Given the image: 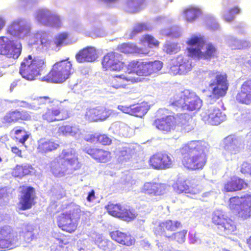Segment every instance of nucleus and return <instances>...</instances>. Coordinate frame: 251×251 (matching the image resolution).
<instances>
[{"instance_id":"nucleus-1","label":"nucleus","mask_w":251,"mask_h":251,"mask_svg":"<svg viewBox=\"0 0 251 251\" xmlns=\"http://www.w3.org/2000/svg\"><path fill=\"white\" fill-rule=\"evenodd\" d=\"M209 148L206 142L201 140L184 144L178 150L181 164L189 171L203 169L207 161Z\"/></svg>"},{"instance_id":"nucleus-2","label":"nucleus","mask_w":251,"mask_h":251,"mask_svg":"<svg viewBox=\"0 0 251 251\" xmlns=\"http://www.w3.org/2000/svg\"><path fill=\"white\" fill-rule=\"evenodd\" d=\"M62 101L49 96H38L35 98L29 106L35 111H40L46 107L42 114V120L47 123L59 122L66 120L70 117L69 111L62 107Z\"/></svg>"},{"instance_id":"nucleus-3","label":"nucleus","mask_w":251,"mask_h":251,"mask_svg":"<svg viewBox=\"0 0 251 251\" xmlns=\"http://www.w3.org/2000/svg\"><path fill=\"white\" fill-rule=\"evenodd\" d=\"M47 70V62L43 57L28 55L25 57L21 63L19 73L25 79L34 80L45 72Z\"/></svg>"},{"instance_id":"nucleus-4","label":"nucleus","mask_w":251,"mask_h":251,"mask_svg":"<svg viewBox=\"0 0 251 251\" xmlns=\"http://www.w3.org/2000/svg\"><path fill=\"white\" fill-rule=\"evenodd\" d=\"M74 72L73 63L68 57L54 63L41 80L48 83H62L70 78Z\"/></svg>"},{"instance_id":"nucleus-5","label":"nucleus","mask_w":251,"mask_h":251,"mask_svg":"<svg viewBox=\"0 0 251 251\" xmlns=\"http://www.w3.org/2000/svg\"><path fill=\"white\" fill-rule=\"evenodd\" d=\"M81 164L78 161L77 155L72 149L63 150L53 162L51 171L56 176L65 175L70 170L72 171L79 169Z\"/></svg>"},{"instance_id":"nucleus-6","label":"nucleus","mask_w":251,"mask_h":251,"mask_svg":"<svg viewBox=\"0 0 251 251\" xmlns=\"http://www.w3.org/2000/svg\"><path fill=\"white\" fill-rule=\"evenodd\" d=\"M207 78L209 80L208 87L210 89L209 97L214 100L225 97L229 86L227 75L225 72L214 70L208 73Z\"/></svg>"},{"instance_id":"nucleus-7","label":"nucleus","mask_w":251,"mask_h":251,"mask_svg":"<svg viewBox=\"0 0 251 251\" xmlns=\"http://www.w3.org/2000/svg\"><path fill=\"white\" fill-rule=\"evenodd\" d=\"M202 101L195 93L185 90L170 99L169 105L182 110L194 111L199 109Z\"/></svg>"},{"instance_id":"nucleus-8","label":"nucleus","mask_w":251,"mask_h":251,"mask_svg":"<svg viewBox=\"0 0 251 251\" xmlns=\"http://www.w3.org/2000/svg\"><path fill=\"white\" fill-rule=\"evenodd\" d=\"M228 206L231 210L235 211L239 219L245 221L250 219L251 217V194L230 198Z\"/></svg>"},{"instance_id":"nucleus-9","label":"nucleus","mask_w":251,"mask_h":251,"mask_svg":"<svg viewBox=\"0 0 251 251\" xmlns=\"http://www.w3.org/2000/svg\"><path fill=\"white\" fill-rule=\"evenodd\" d=\"M21 243V236L8 225L0 227V251H6L19 247Z\"/></svg>"},{"instance_id":"nucleus-10","label":"nucleus","mask_w":251,"mask_h":251,"mask_svg":"<svg viewBox=\"0 0 251 251\" xmlns=\"http://www.w3.org/2000/svg\"><path fill=\"white\" fill-rule=\"evenodd\" d=\"M212 222L224 235H230L236 230L234 222L220 211H215L212 215Z\"/></svg>"},{"instance_id":"nucleus-11","label":"nucleus","mask_w":251,"mask_h":251,"mask_svg":"<svg viewBox=\"0 0 251 251\" xmlns=\"http://www.w3.org/2000/svg\"><path fill=\"white\" fill-rule=\"evenodd\" d=\"M101 65L105 71L116 72L121 71L126 66L123 55L115 51L107 53L101 60Z\"/></svg>"},{"instance_id":"nucleus-12","label":"nucleus","mask_w":251,"mask_h":251,"mask_svg":"<svg viewBox=\"0 0 251 251\" xmlns=\"http://www.w3.org/2000/svg\"><path fill=\"white\" fill-rule=\"evenodd\" d=\"M32 119L31 112L23 109H14L7 111L1 119L3 126H11L17 123L29 121Z\"/></svg>"},{"instance_id":"nucleus-13","label":"nucleus","mask_w":251,"mask_h":251,"mask_svg":"<svg viewBox=\"0 0 251 251\" xmlns=\"http://www.w3.org/2000/svg\"><path fill=\"white\" fill-rule=\"evenodd\" d=\"M173 160L171 155L160 151L153 154L149 158V166L154 170H163L171 168L173 166Z\"/></svg>"},{"instance_id":"nucleus-14","label":"nucleus","mask_w":251,"mask_h":251,"mask_svg":"<svg viewBox=\"0 0 251 251\" xmlns=\"http://www.w3.org/2000/svg\"><path fill=\"white\" fill-rule=\"evenodd\" d=\"M19 189L21 194L18 203L20 209L25 210L31 208L36 203L34 188L31 186L22 185L19 187Z\"/></svg>"},{"instance_id":"nucleus-15","label":"nucleus","mask_w":251,"mask_h":251,"mask_svg":"<svg viewBox=\"0 0 251 251\" xmlns=\"http://www.w3.org/2000/svg\"><path fill=\"white\" fill-rule=\"evenodd\" d=\"M176 118L173 115H167L156 118L152 125L164 134H170L175 131L176 127Z\"/></svg>"},{"instance_id":"nucleus-16","label":"nucleus","mask_w":251,"mask_h":251,"mask_svg":"<svg viewBox=\"0 0 251 251\" xmlns=\"http://www.w3.org/2000/svg\"><path fill=\"white\" fill-rule=\"evenodd\" d=\"M249 187L246 180L236 176H230L224 183L222 191L223 192H235L246 189Z\"/></svg>"},{"instance_id":"nucleus-17","label":"nucleus","mask_w":251,"mask_h":251,"mask_svg":"<svg viewBox=\"0 0 251 251\" xmlns=\"http://www.w3.org/2000/svg\"><path fill=\"white\" fill-rule=\"evenodd\" d=\"M205 41L203 37L201 35H194L192 36L186 42L187 45L190 46L197 45L199 47L195 48L193 47L187 48V54L189 57L196 59H203V52L201 48L204 44Z\"/></svg>"},{"instance_id":"nucleus-18","label":"nucleus","mask_w":251,"mask_h":251,"mask_svg":"<svg viewBox=\"0 0 251 251\" xmlns=\"http://www.w3.org/2000/svg\"><path fill=\"white\" fill-rule=\"evenodd\" d=\"M202 119L205 122L213 126H217L223 122L226 115L218 108L212 107L202 114Z\"/></svg>"},{"instance_id":"nucleus-19","label":"nucleus","mask_w":251,"mask_h":251,"mask_svg":"<svg viewBox=\"0 0 251 251\" xmlns=\"http://www.w3.org/2000/svg\"><path fill=\"white\" fill-rule=\"evenodd\" d=\"M72 213L69 210L62 213L57 219L58 226L62 230L72 233L77 228V224L72 218Z\"/></svg>"},{"instance_id":"nucleus-20","label":"nucleus","mask_w":251,"mask_h":251,"mask_svg":"<svg viewBox=\"0 0 251 251\" xmlns=\"http://www.w3.org/2000/svg\"><path fill=\"white\" fill-rule=\"evenodd\" d=\"M182 227L180 221L167 220L159 223L154 228V233L156 235H163L166 238L170 236L168 232L176 231Z\"/></svg>"},{"instance_id":"nucleus-21","label":"nucleus","mask_w":251,"mask_h":251,"mask_svg":"<svg viewBox=\"0 0 251 251\" xmlns=\"http://www.w3.org/2000/svg\"><path fill=\"white\" fill-rule=\"evenodd\" d=\"M110 115L109 110L104 107L99 106L87 109L84 118L90 122H98L105 120Z\"/></svg>"},{"instance_id":"nucleus-22","label":"nucleus","mask_w":251,"mask_h":251,"mask_svg":"<svg viewBox=\"0 0 251 251\" xmlns=\"http://www.w3.org/2000/svg\"><path fill=\"white\" fill-rule=\"evenodd\" d=\"M176 190L178 193H185L195 196L201 191V187L194 179H186L177 184Z\"/></svg>"},{"instance_id":"nucleus-23","label":"nucleus","mask_w":251,"mask_h":251,"mask_svg":"<svg viewBox=\"0 0 251 251\" xmlns=\"http://www.w3.org/2000/svg\"><path fill=\"white\" fill-rule=\"evenodd\" d=\"M75 57L80 63L94 62L98 57V51L94 47L87 46L80 50Z\"/></svg>"},{"instance_id":"nucleus-24","label":"nucleus","mask_w":251,"mask_h":251,"mask_svg":"<svg viewBox=\"0 0 251 251\" xmlns=\"http://www.w3.org/2000/svg\"><path fill=\"white\" fill-rule=\"evenodd\" d=\"M110 236L113 240L123 246L130 247L135 243V238L128 232L116 230L110 232Z\"/></svg>"},{"instance_id":"nucleus-25","label":"nucleus","mask_w":251,"mask_h":251,"mask_svg":"<svg viewBox=\"0 0 251 251\" xmlns=\"http://www.w3.org/2000/svg\"><path fill=\"white\" fill-rule=\"evenodd\" d=\"M166 190L167 185L165 184L148 182L144 183L141 191L143 193L151 196H160L164 195Z\"/></svg>"},{"instance_id":"nucleus-26","label":"nucleus","mask_w":251,"mask_h":251,"mask_svg":"<svg viewBox=\"0 0 251 251\" xmlns=\"http://www.w3.org/2000/svg\"><path fill=\"white\" fill-rule=\"evenodd\" d=\"M84 151L99 162L106 163L111 158V153L108 150L94 147H86Z\"/></svg>"},{"instance_id":"nucleus-27","label":"nucleus","mask_w":251,"mask_h":251,"mask_svg":"<svg viewBox=\"0 0 251 251\" xmlns=\"http://www.w3.org/2000/svg\"><path fill=\"white\" fill-rule=\"evenodd\" d=\"M126 69L131 72H135L139 76H148L150 75L148 62H142L140 60H133L129 62Z\"/></svg>"},{"instance_id":"nucleus-28","label":"nucleus","mask_w":251,"mask_h":251,"mask_svg":"<svg viewBox=\"0 0 251 251\" xmlns=\"http://www.w3.org/2000/svg\"><path fill=\"white\" fill-rule=\"evenodd\" d=\"M26 27V23L24 19L14 20L6 28V34L13 37H20Z\"/></svg>"},{"instance_id":"nucleus-29","label":"nucleus","mask_w":251,"mask_h":251,"mask_svg":"<svg viewBox=\"0 0 251 251\" xmlns=\"http://www.w3.org/2000/svg\"><path fill=\"white\" fill-rule=\"evenodd\" d=\"M117 49L125 54H144L149 53L150 50L147 48L138 47L135 44L124 43L117 46Z\"/></svg>"},{"instance_id":"nucleus-30","label":"nucleus","mask_w":251,"mask_h":251,"mask_svg":"<svg viewBox=\"0 0 251 251\" xmlns=\"http://www.w3.org/2000/svg\"><path fill=\"white\" fill-rule=\"evenodd\" d=\"M236 99L241 103L249 104L251 102V79H247L241 85Z\"/></svg>"},{"instance_id":"nucleus-31","label":"nucleus","mask_w":251,"mask_h":251,"mask_svg":"<svg viewBox=\"0 0 251 251\" xmlns=\"http://www.w3.org/2000/svg\"><path fill=\"white\" fill-rule=\"evenodd\" d=\"M224 148L227 153L231 155L239 152L238 140L234 135H230L224 139Z\"/></svg>"},{"instance_id":"nucleus-32","label":"nucleus","mask_w":251,"mask_h":251,"mask_svg":"<svg viewBox=\"0 0 251 251\" xmlns=\"http://www.w3.org/2000/svg\"><path fill=\"white\" fill-rule=\"evenodd\" d=\"M176 118V126L181 127V129L189 130L191 129L192 116L187 113H181L174 115Z\"/></svg>"},{"instance_id":"nucleus-33","label":"nucleus","mask_w":251,"mask_h":251,"mask_svg":"<svg viewBox=\"0 0 251 251\" xmlns=\"http://www.w3.org/2000/svg\"><path fill=\"white\" fill-rule=\"evenodd\" d=\"M32 170V166L28 164L17 165L12 170L11 174L14 177L22 178L30 175Z\"/></svg>"},{"instance_id":"nucleus-34","label":"nucleus","mask_w":251,"mask_h":251,"mask_svg":"<svg viewBox=\"0 0 251 251\" xmlns=\"http://www.w3.org/2000/svg\"><path fill=\"white\" fill-rule=\"evenodd\" d=\"M9 44L10 45L7 48L4 55L15 59L18 58L22 52V46L21 44L17 43L13 40H11Z\"/></svg>"},{"instance_id":"nucleus-35","label":"nucleus","mask_w":251,"mask_h":251,"mask_svg":"<svg viewBox=\"0 0 251 251\" xmlns=\"http://www.w3.org/2000/svg\"><path fill=\"white\" fill-rule=\"evenodd\" d=\"M201 12L200 8L190 6L185 8L183 15L186 21L192 22L195 21L201 14Z\"/></svg>"},{"instance_id":"nucleus-36","label":"nucleus","mask_w":251,"mask_h":251,"mask_svg":"<svg viewBox=\"0 0 251 251\" xmlns=\"http://www.w3.org/2000/svg\"><path fill=\"white\" fill-rule=\"evenodd\" d=\"M219 57V51L216 46L211 43L205 45L203 52V59L210 60Z\"/></svg>"},{"instance_id":"nucleus-37","label":"nucleus","mask_w":251,"mask_h":251,"mask_svg":"<svg viewBox=\"0 0 251 251\" xmlns=\"http://www.w3.org/2000/svg\"><path fill=\"white\" fill-rule=\"evenodd\" d=\"M150 109V106L147 102H142L132 105V115L142 117Z\"/></svg>"},{"instance_id":"nucleus-38","label":"nucleus","mask_w":251,"mask_h":251,"mask_svg":"<svg viewBox=\"0 0 251 251\" xmlns=\"http://www.w3.org/2000/svg\"><path fill=\"white\" fill-rule=\"evenodd\" d=\"M124 206L120 203L109 202L105 205V208L109 215L119 218Z\"/></svg>"},{"instance_id":"nucleus-39","label":"nucleus","mask_w":251,"mask_h":251,"mask_svg":"<svg viewBox=\"0 0 251 251\" xmlns=\"http://www.w3.org/2000/svg\"><path fill=\"white\" fill-rule=\"evenodd\" d=\"M137 216V214L134 209L124 206L119 219L124 221L130 222L135 220Z\"/></svg>"},{"instance_id":"nucleus-40","label":"nucleus","mask_w":251,"mask_h":251,"mask_svg":"<svg viewBox=\"0 0 251 251\" xmlns=\"http://www.w3.org/2000/svg\"><path fill=\"white\" fill-rule=\"evenodd\" d=\"M177 56L180 75L185 74L190 71L192 69L191 61L181 55Z\"/></svg>"},{"instance_id":"nucleus-41","label":"nucleus","mask_w":251,"mask_h":251,"mask_svg":"<svg viewBox=\"0 0 251 251\" xmlns=\"http://www.w3.org/2000/svg\"><path fill=\"white\" fill-rule=\"evenodd\" d=\"M59 145L50 140L45 141L39 145L38 150L40 152L45 153L56 149Z\"/></svg>"},{"instance_id":"nucleus-42","label":"nucleus","mask_w":251,"mask_h":251,"mask_svg":"<svg viewBox=\"0 0 251 251\" xmlns=\"http://www.w3.org/2000/svg\"><path fill=\"white\" fill-rule=\"evenodd\" d=\"M187 233V230L183 229L173 233L170 236L167 237V238L170 240L175 241L178 244H182L186 240Z\"/></svg>"},{"instance_id":"nucleus-43","label":"nucleus","mask_w":251,"mask_h":251,"mask_svg":"<svg viewBox=\"0 0 251 251\" xmlns=\"http://www.w3.org/2000/svg\"><path fill=\"white\" fill-rule=\"evenodd\" d=\"M108 83L111 87L115 89L123 88L126 86L121 75L112 76L109 78Z\"/></svg>"},{"instance_id":"nucleus-44","label":"nucleus","mask_w":251,"mask_h":251,"mask_svg":"<svg viewBox=\"0 0 251 251\" xmlns=\"http://www.w3.org/2000/svg\"><path fill=\"white\" fill-rule=\"evenodd\" d=\"M51 130L52 134L57 136H66L75 133L73 127L69 125L62 126L58 127L56 132L54 130V128H52Z\"/></svg>"},{"instance_id":"nucleus-45","label":"nucleus","mask_w":251,"mask_h":251,"mask_svg":"<svg viewBox=\"0 0 251 251\" xmlns=\"http://www.w3.org/2000/svg\"><path fill=\"white\" fill-rule=\"evenodd\" d=\"M144 1V0H127L126 3L127 10L131 12L138 11Z\"/></svg>"},{"instance_id":"nucleus-46","label":"nucleus","mask_w":251,"mask_h":251,"mask_svg":"<svg viewBox=\"0 0 251 251\" xmlns=\"http://www.w3.org/2000/svg\"><path fill=\"white\" fill-rule=\"evenodd\" d=\"M140 43L141 44H144L147 43L148 44L149 47H156L157 48L159 45V42L154 39V38L151 35L146 34L143 36L142 38L140 40Z\"/></svg>"},{"instance_id":"nucleus-47","label":"nucleus","mask_w":251,"mask_h":251,"mask_svg":"<svg viewBox=\"0 0 251 251\" xmlns=\"http://www.w3.org/2000/svg\"><path fill=\"white\" fill-rule=\"evenodd\" d=\"M150 75L159 71L163 67V63L160 60L148 62Z\"/></svg>"},{"instance_id":"nucleus-48","label":"nucleus","mask_w":251,"mask_h":251,"mask_svg":"<svg viewBox=\"0 0 251 251\" xmlns=\"http://www.w3.org/2000/svg\"><path fill=\"white\" fill-rule=\"evenodd\" d=\"M178 63V56L172 59L169 70L170 74L174 75H180V70Z\"/></svg>"},{"instance_id":"nucleus-49","label":"nucleus","mask_w":251,"mask_h":251,"mask_svg":"<svg viewBox=\"0 0 251 251\" xmlns=\"http://www.w3.org/2000/svg\"><path fill=\"white\" fill-rule=\"evenodd\" d=\"M92 240L100 248L104 249L107 246V241L100 234H95L92 237Z\"/></svg>"},{"instance_id":"nucleus-50","label":"nucleus","mask_w":251,"mask_h":251,"mask_svg":"<svg viewBox=\"0 0 251 251\" xmlns=\"http://www.w3.org/2000/svg\"><path fill=\"white\" fill-rule=\"evenodd\" d=\"M11 40L5 36L0 37V54L4 55L7 48L10 45Z\"/></svg>"},{"instance_id":"nucleus-51","label":"nucleus","mask_w":251,"mask_h":251,"mask_svg":"<svg viewBox=\"0 0 251 251\" xmlns=\"http://www.w3.org/2000/svg\"><path fill=\"white\" fill-rule=\"evenodd\" d=\"M131 74H136L135 72H131L130 70H128L125 72V74H121V77H122L124 81L131 82L132 83H134L138 82V78L134 76H132Z\"/></svg>"},{"instance_id":"nucleus-52","label":"nucleus","mask_w":251,"mask_h":251,"mask_svg":"<svg viewBox=\"0 0 251 251\" xmlns=\"http://www.w3.org/2000/svg\"><path fill=\"white\" fill-rule=\"evenodd\" d=\"M240 173L244 175H249L251 171V161L242 162L239 167Z\"/></svg>"},{"instance_id":"nucleus-53","label":"nucleus","mask_w":251,"mask_h":251,"mask_svg":"<svg viewBox=\"0 0 251 251\" xmlns=\"http://www.w3.org/2000/svg\"><path fill=\"white\" fill-rule=\"evenodd\" d=\"M240 12V8L237 6H234L230 9L224 16L225 19L227 22H230L233 18V14H239Z\"/></svg>"},{"instance_id":"nucleus-54","label":"nucleus","mask_w":251,"mask_h":251,"mask_svg":"<svg viewBox=\"0 0 251 251\" xmlns=\"http://www.w3.org/2000/svg\"><path fill=\"white\" fill-rule=\"evenodd\" d=\"M68 34L66 32H62L58 34L54 39V44L57 47H60L67 39Z\"/></svg>"},{"instance_id":"nucleus-55","label":"nucleus","mask_w":251,"mask_h":251,"mask_svg":"<svg viewBox=\"0 0 251 251\" xmlns=\"http://www.w3.org/2000/svg\"><path fill=\"white\" fill-rule=\"evenodd\" d=\"M163 50L167 54L176 53L178 51L177 46L175 44H166L163 46Z\"/></svg>"},{"instance_id":"nucleus-56","label":"nucleus","mask_w":251,"mask_h":251,"mask_svg":"<svg viewBox=\"0 0 251 251\" xmlns=\"http://www.w3.org/2000/svg\"><path fill=\"white\" fill-rule=\"evenodd\" d=\"M149 28L148 27L146 24L144 23H139L135 25L132 30L131 34L132 35H134L144 31H147L149 30Z\"/></svg>"},{"instance_id":"nucleus-57","label":"nucleus","mask_w":251,"mask_h":251,"mask_svg":"<svg viewBox=\"0 0 251 251\" xmlns=\"http://www.w3.org/2000/svg\"><path fill=\"white\" fill-rule=\"evenodd\" d=\"M98 142L103 146H109L112 143V139L106 134L98 135Z\"/></svg>"},{"instance_id":"nucleus-58","label":"nucleus","mask_w":251,"mask_h":251,"mask_svg":"<svg viewBox=\"0 0 251 251\" xmlns=\"http://www.w3.org/2000/svg\"><path fill=\"white\" fill-rule=\"evenodd\" d=\"M22 132H25V134L19 140V142L24 144L29 137V135L26 133V131L24 129H16L15 130L14 134L15 135H18Z\"/></svg>"},{"instance_id":"nucleus-59","label":"nucleus","mask_w":251,"mask_h":251,"mask_svg":"<svg viewBox=\"0 0 251 251\" xmlns=\"http://www.w3.org/2000/svg\"><path fill=\"white\" fill-rule=\"evenodd\" d=\"M119 108L123 112L132 115V105L130 106L121 105Z\"/></svg>"},{"instance_id":"nucleus-60","label":"nucleus","mask_w":251,"mask_h":251,"mask_svg":"<svg viewBox=\"0 0 251 251\" xmlns=\"http://www.w3.org/2000/svg\"><path fill=\"white\" fill-rule=\"evenodd\" d=\"M51 19L52 21L54 26L58 27L60 26L61 24V20L58 16H51Z\"/></svg>"},{"instance_id":"nucleus-61","label":"nucleus","mask_w":251,"mask_h":251,"mask_svg":"<svg viewBox=\"0 0 251 251\" xmlns=\"http://www.w3.org/2000/svg\"><path fill=\"white\" fill-rule=\"evenodd\" d=\"M11 151L15 154L16 156L22 157V151L18 147L15 146L11 148Z\"/></svg>"},{"instance_id":"nucleus-62","label":"nucleus","mask_w":251,"mask_h":251,"mask_svg":"<svg viewBox=\"0 0 251 251\" xmlns=\"http://www.w3.org/2000/svg\"><path fill=\"white\" fill-rule=\"evenodd\" d=\"M98 135H90L86 139V141L91 143L98 142Z\"/></svg>"},{"instance_id":"nucleus-63","label":"nucleus","mask_w":251,"mask_h":251,"mask_svg":"<svg viewBox=\"0 0 251 251\" xmlns=\"http://www.w3.org/2000/svg\"><path fill=\"white\" fill-rule=\"evenodd\" d=\"M95 194V191L94 190H92L88 194L87 197V201L89 202H91L92 200L95 199L96 197Z\"/></svg>"},{"instance_id":"nucleus-64","label":"nucleus","mask_w":251,"mask_h":251,"mask_svg":"<svg viewBox=\"0 0 251 251\" xmlns=\"http://www.w3.org/2000/svg\"><path fill=\"white\" fill-rule=\"evenodd\" d=\"M5 25V20L0 17V32L2 30V29L3 28L4 26Z\"/></svg>"}]
</instances>
